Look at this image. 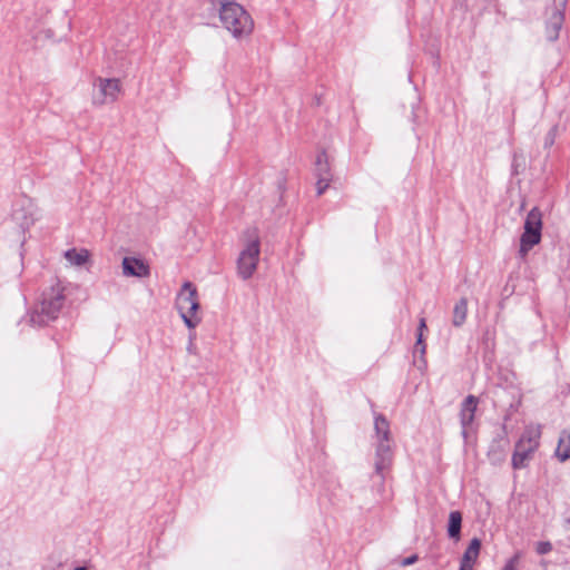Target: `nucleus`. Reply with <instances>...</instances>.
I'll use <instances>...</instances> for the list:
<instances>
[{"instance_id":"f257e3e1","label":"nucleus","mask_w":570,"mask_h":570,"mask_svg":"<svg viewBox=\"0 0 570 570\" xmlns=\"http://www.w3.org/2000/svg\"><path fill=\"white\" fill-rule=\"evenodd\" d=\"M219 21L236 39L249 37L254 30V21L243 6L235 1H219Z\"/></svg>"},{"instance_id":"f03ea898","label":"nucleus","mask_w":570,"mask_h":570,"mask_svg":"<svg viewBox=\"0 0 570 570\" xmlns=\"http://www.w3.org/2000/svg\"><path fill=\"white\" fill-rule=\"evenodd\" d=\"M374 430L376 436L374 468L375 472L384 478V472L391 468L393 461L390 423L384 415L375 414Z\"/></svg>"},{"instance_id":"7ed1b4c3","label":"nucleus","mask_w":570,"mask_h":570,"mask_svg":"<svg viewBox=\"0 0 570 570\" xmlns=\"http://www.w3.org/2000/svg\"><path fill=\"white\" fill-rule=\"evenodd\" d=\"M243 248L237 258V274L246 281L257 269L261 255V237L257 228H247L242 236Z\"/></svg>"},{"instance_id":"20e7f679","label":"nucleus","mask_w":570,"mask_h":570,"mask_svg":"<svg viewBox=\"0 0 570 570\" xmlns=\"http://www.w3.org/2000/svg\"><path fill=\"white\" fill-rule=\"evenodd\" d=\"M65 303L63 288L60 285L50 287L42 294L40 303L30 314L32 325L42 326L55 321Z\"/></svg>"},{"instance_id":"39448f33","label":"nucleus","mask_w":570,"mask_h":570,"mask_svg":"<svg viewBox=\"0 0 570 570\" xmlns=\"http://www.w3.org/2000/svg\"><path fill=\"white\" fill-rule=\"evenodd\" d=\"M176 308L189 330H195L202 322L198 311L200 307L196 286L191 282H185L176 296Z\"/></svg>"},{"instance_id":"423d86ee","label":"nucleus","mask_w":570,"mask_h":570,"mask_svg":"<svg viewBox=\"0 0 570 570\" xmlns=\"http://www.w3.org/2000/svg\"><path fill=\"white\" fill-rule=\"evenodd\" d=\"M542 214L539 208L533 207L527 215L524 230L520 237L519 255L524 258L529 250L541 240Z\"/></svg>"},{"instance_id":"0eeeda50","label":"nucleus","mask_w":570,"mask_h":570,"mask_svg":"<svg viewBox=\"0 0 570 570\" xmlns=\"http://www.w3.org/2000/svg\"><path fill=\"white\" fill-rule=\"evenodd\" d=\"M121 91V85L117 78H97L94 81L92 104L102 106L115 102Z\"/></svg>"},{"instance_id":"6e6552de","label":"nucleus","mask_w":570,"mask_h":570,"mask_svg":"<svg viewBox=\"0 0 570 570\" xmlns=\"http://www.w3.org/2000/svg\"><path fill=\"white\" fill-rule=\"evenodd\" d=\"M568 0H553V6L547 10L546 35L550 41H554L559 37V32L564 21V10Z\"/></svg>"},{"instance_id":"1a4fd4ad","label":"nucleus","mask_w":570,"mask_h":570,"mask_svg":"<svg viewBox=\"0 0 570 570\" xmlns=\"http://www.w3.org/2000/svg\"><path fill=\"white\" fill-rule=\"evenodd\" d=\"M478 403L479 401L474 395H468L461 404L460 422L462 426V435L464 439H468L469 436V432L478 409Z\"/></svg>"},{"instance_id":"9d476101","label":"nucleus","mask_w":570,"mask_h":570,"mask_svg":"<svg viewBox=\"0 0 570 570\" xmlns=\"http://www.w3.org/2000/svg\"><path fill=\"white\" fill-rule=\"evenodd\" d=\"M122 273L125 276L147 277L149 276V266L136 257H125L122 259Z\"/></svg>"},{"instance_id":"9b49d317","label":"nucleus","mask_w":570,"mask_h":570,"mask_svg":"<svg viewBox=\"0 0 570 570\" xmlns=\"http://www.w3.org/2000/svg\"><path fill=\"white\" fill-rule=\"evenodd\" d=\"M541 438V425L539 424H530L524 429L520 440L518 441V445L524 446L528 451L534 452L540 444Z\"/></svg>"},{"instance_id":"f8f14e48","label":"nucleus","mask_w":570,"mask_h":570,"mask_svg":"<svg viewBox=\"0 0 570 570\" xmlns=\"http://www.w3.org/2000/svg\"><path fill=\"white\" fill-rule=\"evenodd\" d=\"M65 258L70 263V265L80 267L89 261L90 253L86 248H71L65 253Z\"/></svg>"},{"instance_id":"ddd939ff","label":"nucleus","mask_w":570,"mask_h":570,"mask_svg":"<svg viewBox=\"0 0 570 570\" xmlns=\"http://www.w3.org/2000/svg\"><path fill=\"white\" fill-rule=\"evenodd\" d=\"M480 549H481V540L478 538H473L470 541L469 547L464 551L460 563L474 567V563L476 562L479 554H480Z\"/></svg>"},{"instance_id":"4468645a","label":"nucleus","mask_w":570,"mask_h":570,"mask_svg":"<svg viewBox=\"0 0 570 570\" xmlns=\"http://www.w3.org/2000/svg\"><path fill=\"white\" fill-rule=\"evenodd\" d=\"M556 455L562 462L570 459V432L569 431H562L560 433L558 446L556 450Z\"/></svg>"},{"instance_id":"2eb2a0df","label":"nucleus","mask_w":570,"mask_h":570,"mask_svg":"<svg viewBox=\"0 0 570 570\" xmlns=\"http://www.w3.org/2000/svg\"><path fill=\"white\" fill-rule=\"evenodd\" d=\"M462 514L459 511H452L449 515L448 534L450 538L459 540L461 533Z\"/></svg>"},{"instance_id":"dca6fc26","label":"nucleus","mask_w":570,"mask_h":570,"mask_svg":"<svg viewBox=\"0 0 570 570\" xmlns=\"http://www.w3.org/2000/svg\"><path fill=\"white\" fill-rule=\"evenodd\" d=\"M468 313V301L465 298H461L453 308V318L452 323L454 326H461L466 318Z\"/></svg>"},{"instance_id":"f3484780","label":"nucleus","mask_w":570,"mask_h":570,"mask_svg":"<svg viewBox=\"0 0 570 570\" xmlns=\"http://www.w3.org/2000/svg\"><path fill=\"white\" fill-rule=\"evenodd\" d=\"M532 451H528L524 446L515 445L514 453L512 455V466L514 469H522L525 466V462L530 459Z\"/></svg>"},{"instance_id":"a211bd4d","label":"nucleus","mask_w":570,"mask_h":570,"mask_svg":"<svg viewBox=\"0 0 570 570\" xmlns=\"http://www.w3.org/2000/svg\"><path fill=\"white\" fill-rule=\"evenodd\" d=\"M315 165L317 178H321V176H327L331 178L330 165L327 161V156L324 151L317 155Z\"/></svg>"},{"instance_id":"6ab92c4d","label":"nucleus","mask_w":570,"mask_h":570,"mask_svg":"<svg viewBox=\"0 0 570 570\" xmlns=\"http://www.w3.org/2000/svg\"><path fill=\"white\" fill-rule=\"evenodd\" d=\"M330 181H331V178L327 176H321V178H317V183H316L317 195H322L325 191V189L330 185Z\"/></svg>"},{"instance_id":"aec40b11","label":"nucleus","mask_w":570,"mask_h":570,"mask_svg":"<svg viewBox=\"0 0 570 570\" xmlns=\"http://www.w3.org/2000/svg\"><path fill=\"white\" fill-rule=\"evenodd\" d=\"M535 550L539 554H547L552 550V544L549 541H540L537 543Z\"/></svg>"},{"instance_id":"412c9836","label":"nucleus","mask_w":570,"mask_h":570,"mask_svg":"<svg viewBox=\"0 0 570 570\" xmlns=\"http://www.w3.org/2000/svg\"><path fill=\"white\" fill-rule=\"evenodd\" d=\"M556 137H557V127H552L546 136V139H544L546 147H551L554 144Z\"/></svg>"},{"instance_id":"4be33fe9","label":"nucleus","mask_w":570,"mask_h":570,"mask_svg":"<svg viewBox=\"0 0 570 570\" xmlns=\"http://www.w3.org/2000/svg\"><path fill=\"white\" fill-rule=\"evenodd\" d=\"M417 556L416 554H412L407 558H404L402 561H401V566L402 567H407V566H412L414 564L416 561H417Z\"/></svg>"},{"instance_id":"5701e85b","label":"nucleus","mask_w":570,"mask_h":570,"mask_svg":"<svg viewBox=\"0 0 570 570\" xmlns=\"http://www.w3.org/2000/svg\"><path fill=\"white\" fill-rule=\"evenodd\" d=\"M502 570H515V559H510Z\"/></svg>"},{"instance_id":"b1692460","label":"nucleus","mask_w":570,"mask_h":570,"mask_svg":"<svg viewBox=\"0 0 570 570\" xmlns=\"http://www.w3.org/2000/svg\"><path fill=\"white\" fill-rule=\"evenodd\" d=\"M426 328V323H425V318H421L420 320V323H419V333H423V331Z\"/></svg>"},{"instance_id":"393cba45","label":"nucleus","mask_w":570,"mask_h":570,"mask_svg":"<svg viewBox=\"0 0 570 570\" xmlns=\"http://www.w3.org/2000/svg\"><path fill=\"white\" fill-rule=\"evenodd\" d=\"M35 219L24 220L21 225L23 228H28L31 224H33Z\"/></svg>"},{"instance_id":"a878e982","label":"nucleus","mask_w":570,"mask_h":570,"mask_svg":"<svg viewBox=\"0 0 570 570\" xmlns=\"http://www.w3.org/2000/svg\"><path fill=\"white\" fill-rule=\"evenodd\" d=\"M423 343V333H417L416 345H421Z\"/></svg>"},{"instance_id":"bb28decb","label":"nucleus","mask_w":570,"mask_h":570,"mask_svg":"<svg viewBox=\"0 0 570 570\" xmlns=\"http://www.w3.org/2000/svg\"><path fill=\"white\" fill-rule=\"evenodd\" d=\"M459 570H473V567H472V566H468V564L460 563V569H459Z\"/></svg>"},{"instance_id":"cd10ccee","label":"nucleus","mask_w":570,"mask_h":570,"mask_svg":"<svg viewBox=\"0 0 570 570\" xmlns=\"http://www.w3.org/2000/svg\"><path fill=\"white\" fill-rule=\"evenodd\" d=\"M416 347H420V352H421L422 354H424V353H425V344H424V343H422L421 345H416Z\"/></svg>"},{"instance_id":"c85d7f7f","label":"nucleus","mask_w":570,"mask_h":570,"mask_svg":"<svg viewBox=\"0 0 570 570\" xmlns=\"http://www.w3.org/2000/svg\"><path fill=\"white\" fill-rule=\"evenodd\" d=\"M194 337H195V333H190V335H189L190 341L194 340Z\"/></svg>"},{"instance_id":"c756f323","label":"nucleus","mask_w":570,"mask_h":570,"mask_svg":"<svg viewBox=\"0 0 570 570\" xmlns=\"http://www.w3.org/2000/svg\"><path fill=\"white\" fill-rule=\"evenodd\" d=\"M75 570H87V569H86V568H83V567H78V568H76Z\"/></svg>"}]
</instances>
